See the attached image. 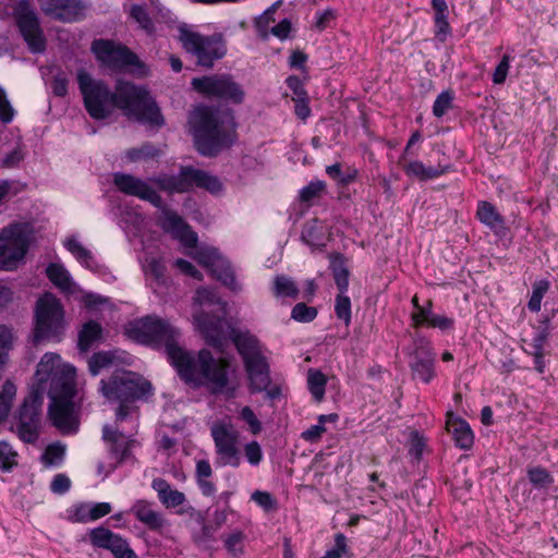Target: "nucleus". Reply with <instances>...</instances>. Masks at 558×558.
<instances>
[{"label": "nucleus", "mask_w": 558, "mask_h": 558, "mask_svg": "<svg viewBox=\"0 0 558 558\" xmlns=\"http://www.w3.org/2000/svg\"><path fill=\"white\" fill-rule=\"evenodd\" d=\"M77 84L84 107L94 120L108 119L119 108L135 120L161 126L165 121L148 90L130 82H120L116 92L101 80H95L85 70L77 71Z\"/></svg>", "instance_id": "nucleus-1"}, {"label": "nucleus", "mask_w": 558, "mask_h": 558, "mask_svg": "<svg viewBox=\"0 0 558 558\" xmlns=\"http://www.w3.org/2000/svg\"><path fill=\"white\" fill-rule=\"evenodd\" d=\"M170 364L181 380L193 388L204 387L211 395L228 398L235 395L236 388L229 378V363L216 360L207 349L199 350L196 355L183 348L172 349Z\"/></svg>", "instance_id": "nucleus-2"}, {"label": "nucleus", "mask_w": 558, "mask_h": 558, "mask_svg": "<svg viewBox=\"0 0 558 558\" xmlns=\"http://www.w3.org/2000/svg\"><path fill=\"white\" fill-rule=\"evenodd\" d=\"M190 123L195 147L202 156L216 157L238 140V124L231 109L201 107L194 111Z\"/></svg>", "instance_id": "nucleus-3"}, {"label": "nucleus", "mask_w": 558, "mask_h": 558, "mask_svg": "<svg viewBox=\"0 0 558 558\" xmlns=\"http://www.w3.org/2000/svg\"><path fill=\"white\" fill-rule=\"evenodd\" d=\"M230 338L241 356L250 393L265 392L268 400L279 399L281 387L271 383L270 364L259 339L247 330L236 329L231 330Z\"/></svg>", "instance_id": "nucleus-4"}, {"label": "nucleus", "mask_w": 558, "mask_h": 558, "mask_svg": "<svg viewBox=\"0 0 558 558\" xmlns=\"http://www.w3.org/2000/svg\"><path fill=\"white\" fill-rule=\"evenodd\" d=\"M76 388L73 376L54 374L50 378L48 396L50 403L48 416L51 424L62 434H75L78 429V420L73 399Z\"/></svg>", "instance_id": "nucleus-5"}, {"label": "nucleus", "mask_w": 558, "mask_h": 558, "mask_svg": "<svg viewBox=\"0 0 558 558\" xmlns=\"http://www.w3.org/2000/svg\"><path fill=\"white\" fill-rule=\"evenodd\" d=\"M99 391L109 402H135L147 400L153 396L154 388L141 374L119 369L100 380Z\"/></svg>", "instance_id": "nucleus-6"}, {"label": "nucleus", "mask_w": 558, "mask_h": 558, "mask_svg": "<svg viewBox=\"0 0 558 558\" xmlns=\"http://www.w3.org/2000/svg\"><path fill=\"white\" fill-rule=\"evenodd\" d=\"M178 38L183 49L194 56L196 63L203 68H213L215 62L227 53L226 40L220 33L205 36L185 23L178 26Z\"/></svg>", "instance_id": "nucleus-7"}, {"label": "nucleus", "mask_w": 558, "mask_h": 558, "mask_svg": "<svg viewBox=\"0 0 558 558\" xmlns=\"http://www.w3.org/2000/svg\"><path fill=\"white\" fill-rule=\"evenodd\" d=\"M149 181L169 194L187 193L194 187L206 190L211 194H218L223 187L218 177L192 166H182L178 174L160 173L150 178Z\"/></svg>", "instance_id": "nucleus-8"}, {"label": "nucleus", "mask_w": 558, "mask_h": 558, "mask_svg": "<svg viewBox=\"0 0 558 558\" xmlns=\"http://www.w3.org/2000/svg\"><path fill=\"white\" fill-rule=\"evenodd\" d=\"M129 332L141 343L154 348L165 347L169 362L172 349H182L179 345L180 331L168 320L157 316L147 315L130 325Z\"/></svg>", "instance_id": "nucleus-9"}, {"label": "nucleus", "mask_w": 558, "mask_h": 558, "mask_svg": "<svg viewBox=\"0 0 558 558\" xmlns=\"http://www.w3.org/2000/svg\"><path fill=\"white\" fill-rule=\"evenodd\" d=\"M35 327L33 340L39 343L44 340L60 341L64 331V310L59 299L52 293L41 295L35 305Z\"/></svg>", "instance_id": "nucleus-10"}, {"label": "nucleus", "mask_w": 558, "mask_h": 558, "mask_svg": "<svg viewBox=\"0 0 558 558\" xmlns=\"http://www.w3.org/2000/svg\"><path fill=\"white\" fill-rule=\"evenodd\" d=\"M44 396V387H33L13 414L12 429L25 444H34L39 437Z\"/></svg>", "instance_id": "nucleus-11"}, {"label": "nucleus", "mask_w": 558, "mask_h": 558, "mask_svg": "<svg viewBox=\"0 0 558 558\" xmlns=\"http://www.w3.org/2000/svg\"><path fill=\"white\" fill-rule=\"evenodd\" d=\"M191 85L196 93L205 97L221 99L233 105L242 104L245 98L243 87L230 74L194 77Z\"/></svg>", "instance_id": "nucleus-12"}, {"label": "nucleus", "mask_w": 558, "mask_h": 558, "mask_svg": "<svg viewBox=\"0 0 558 558\" xmlns=\"http://www.w3.org/2000/svg\"><path fill=\"white\" fill-rule=\"evenodd\" d=\"M29 247V235L22 223H13L0 232V270H13L25 257Z\"/></svg>", "instance_id": "nucleus-13"}, {"label": "nucleus", "mask_w": 558, "mask_h": 558, "mask_svg": "<svg viewBox=\"0 0 558 558\" xmlns=\"http://www.w3.org/2000/svg\"><path fill=\"white\" fill-rule=\"evenodd\" d=\"M194 259L231 292L239 293L243 290V286L236 279L231 263L220 254L218 248L201 246L196 248Z\"/></svg>", "instance_id": "nucleus-14"}, {"label": "nucleus", "mask_w": 558, "mask_h": 558, "mask_svg": "<svg viewBox=\"0 0 558 558\" xmlns=\"http://www.w3.org/2000/svg\"><path fill=\"white\" fill-rule=\"evenodd\" d=\"M409 357V367L414 380L428 385L436 378V352L425 336L414 335L413 349Z\"/></svg>", "instance_id": "nucleus-15"}, {"label": "nucleus", "mask_w": 558, "mask_h": 558, "mask_svg": "<svg viewBox=\"0 0 558 558\" xmlns=\"http://www.w3.org/2000/svg\"><path fill=\"white\" fill-rule=\"evenodd\" d=\"M14 20L21 36L32 53H43L46 50V38L40 28L37 13L26 0L20 1L14 8Z\"/></svg>", "instance_id": "nucleus-16"}, {"label": "nucleus", "mask_w": 558, "mask_h": 558, "mask_svg": "<svg viewBox=\"0 0 558 558\" xmlns=\"http://www.w3.org/2000/svg\"><path fill=\"white\" fill-rule=\"evenodd\" d=\"M92 51L99 62L112 70H122L140 64L138 57L128 47L116 45L112 40L95 39Z\"/></svg>", "instance_id": "nucleus-17"}, {"label": "nucleus", "mask_w": 558, "mask_h": 558, "mask_svg": "<svg viewBox=\"0 0 558 558\" xmlns=\"http://www.w3.org/2000/svg\"><path fill=\"white\" fill-rule=\"evenodd\" d=\"M210 434L217 454L215 464L217 466L230 465L238 468L241 463L240 450L236 447L238 434L225 424H215L210 428Z\"/></svg>", "instance_id": "nucleus-18"}, {"label": "nucleus", "mask_w": 558, "mask_h": 558, "mask_svg": "<svg viewBox=\"0 0 558 558\" xmlns=\"http://www.w3.org/2000/svg\"><path fill=\"white\" fill-rule=\"evenodd\" d=\"M102 439L109 444V454L114 459V463L109 465L106 475L111 474L123 462L132 457V449L140 446V442L130 435L128 437L119 428H113L110 425L102 427Z\"/></svg>", "instance_id": "nucleus-19"}, {"label": "nucleus", "mask_w": 558, "mask_h": 558, "mask_svg": "<svg viewBox=\"0 0 558 558\" xmlns=\"http://www.w3.org/2000/svg\"><path fill=\"white\" fill-rule=\"evenodd\" d=\"M87 535L94 548L109 550L114 558H138L126 538L105 526L94 527Z\"/></svg>", "instance_id": "nucleus-20"}, {"label": "nucleus", "mask_w": 558, "mask_h": 558, "mask_svg": "<svg viewBox=\"0 0 558 558\" xmlns=\"http://www.w3.org/2000/svg\"><path fill=\"white\" fill-rule=\"evenodd\" d=\"M112 182L117 190L125 195L138 197L150 203L154 207H160L162 197L144 180L124 172H114Z\"/></svg>", "instance_id": "nucleus-21"}, {"label": "nucleus", "mask_w": 558, "mask_h": 558, "mask_svg": "<svg viewBox=\"0 0 558 558\" xmlns=\"http://www.w3.org/2000/svg\"><path fill=\"white\" fill-rule=\"evenodd\" d=\"M198 328L208 345L223 352L227 344L225 336V318L203 313L196 318Z\"/></svg>", "instance_id": "nucleus-22"}, {"label": "nucleus", "mask_w": 558, "mask_h": 558, "mask_svg": "<svg viewBox=\"0 0 558 558\" xmlns=\"http://www.w3.org/2000/svg\"><path fill=\"white\" fill-rule=\"evenodd\" d=\"M43 11L50 17L61 22H75L83 14L80 0H38Z\"/></svg>", "instance_id": "nucleus-23"}, {"label": "nucleus", "mask_w": 558, "mask_h": 558, "mask_svg": "<svg viewBox=\"0 0 558 558\" xmlns=\"http://www.w3.org/2000/svg\"><path fill=\"white\" fill-rule=\"evenodd\" d=\"M63 245L85 268L89 269L94 274H97L106 281H109L113 278L109 269L105 265L100 264L94 254L84 247L75 236L65 239Z\"/></svg>", "instance_id": "nucleus-24"}, {"label": "nucleus", "mask_w": 558, "mask_h": 558, "mask_svg": "<svg viewBox=\"0 0 558 558\" xmlns=\"http://www.w3.org/2000/svg\"><path fill=\"white\" fill-rule=\"evenodd\" d=\"M161 211V228L165 231L175 232L185 243L186 246H195L197 243V234L192 231L189 225L175 211L171 210L162 199L160 207H156Z\"/></svg>", "instance_id": "nucleus-25"}, {"label": "nucleus", "mask_w": 558, "mask_h": 558, "mask_svg": "<svg viewBox=\"0 0 558 558\" xmlns=\"http://www.w3.org/2000/svg\"><path fill=\"white\" fill-rule=\"evenodd\" d=\"M433 308V301L427 300L424 304H422V307L418 308V312H413L411 314L413 326H426L429 328L439 329L442 332L453 330L456 325L454 319L446 315L435 314Z\"/></svg>", "instance_id": "nucleus-26"}, {"label": "nucleus", "mask_w": 558, "mask_h": 558, "mask_svg": "<svg viewBox=\"0 0 558 558\" xmlns=\"http://www.w3.org/2000/svg\"><path fill=\"white\" fill-rule=\"evenodd\" d=\"M476 218L498 238L506 236L509 231L505 217L490 202L480 201L477 203Z\"/></svg>", "instance_id": "nucleus-27"}, {"label": "nucleus", "mask_w": 558, "mask_h": 558, "mask_svg": "<svg viewBox=\"0 0 558 558\" xmlns=\"http://www.w3.org/2000/svg\"><path fill=\"white\" fill-rule=\"evenodd\" d=\"M153 506L154 504L148 500L137 499L132 505L130 512L150 531H160L167 525V520Z\"/></svg>", "instance_id": "nucleus-28"}, {"label": "nucleus", "mask_w": 558, "mask_h": 558, "mask_svg": "<svg viewBox=\"0 0 558 558\" xmlns=\"http://www.w3.org/2000/svg\"><path fill=\"white\" fill-rule=\"evenodd\" d=\"M447 429L451 434L456 447L462 450L473 447L474 434L465 420L450 414L447 420Z\"/></svg>", "instance_id": "nucleus-29"}, {"label": "nucleus", "mask_w": 558, "mask_h": 558, "mask_svg": "<svg viewBox=\"0 0 558 558\" xmlns=\"http://www.w3.org/2000/svg\"><path fill=\"white\" fill-rule=\"evenodd\" d=\"M450 165L425 166L421 160H411L403 166V171L409 178L420 181L437 179L450 170Z\"/></svg>", "instance_id": "nucleus-30"}, {"label": "nucleus", "mask_w": 558, "mask_h": 558, "mask_svg": "<svg viewBox=\"0 0 558 558\" xmlns=\"http://www.w3.org/2000/svg\"><path fill=\"white\" fill-rule=\"evenodd\" d=\"M151 488L157 493L159 501L166 508H177L186 501L185 495L178 489H173L168 481L162 477L154 478Z\"/></svg>", "instance_id": "nucleus-31"}, {"label": "nucleus", "mask_w": 558, "mask_h": 558, "mask_svg": "<svg viewBox=\"0 0 558 558\" xmlns=\"http://www.w3.org/2000/svg\"><path fill=\"white\" fill-rule=\"evenodd\" d=\"M329 258V269L331 270L335 284L339 292H348L350 270L347 265V257L342 253H331Z\"/></svg>", "instance_id": "nucleus-32"}, {"label": "nucleus", "mask_w": 558, "mask_h": 558, "mask_svg": "<svg viewBox=\"0 0 558 558\" xmlns=\"http://www.w3.org/2000/svg\"><path fill=\"white\" fill-rule=\"evenodd\" d=\"M301 240L313 250L323 251L325 248L324 230L318 219H312L304 225Z\"/></svg>", "instance_id": "nucleus-33"}, {"label": "nucleus", "mask_w": 558, "mask_h": 558, "mask_svg": "<svg viewBox=\"0 0 558 558\" xmlns=\"http://www.w3.org/2000/svg\"><path fill=\"white\" fill-rule=\"evenodd\" d=\"M102 328L99 323L88 320L78 332L77 347L82 352H87L92 345L101 338Z\"/></svg>", "instance_id": "nucleus-34"}, {"label": "nucleus", "mask_w": 558, "mask_h": 558, "mask_svg": "<svg viewBox=\"0 0 558 558\" xmlns=\"http://www.w3.org/2000/svg\"><path fill=\"white\" fill-rule=\"evenodd\" d=\"M46 276L59 290L63 292L71 291L72 279L63 265L59 263H50L46 268Z\"/></svg>", "instance_id": "nucleus-35"}, {"label": "nucleus", "mask_w": 558, "mask_h": 558, "mask_svg": "<svg viewBox=\"0 0 558 558\" xmlns=\"http://www.w3.org/2000/svg\"><path fill=\"white\" fill-rule=\"evenodd\" d=\"M192 517L201 524V530L193 534L195 544L198 546H206L210 542L215 541V534L218 529L213 523H207L205 521L204 513L194 510Z\"/></svg>", "instance_id": "nucleus-36"}, {"label": "nucleus", "mask_w": 558, "mask_h": 558, "mask_svg": "<svg viewBox=\"0 0 558 558\" xmlns=\"http://www.w3.org/2000/svg\"><path fill=\"white\" fill-rule=\"evenodd\" d=\"M327 385L326 375L318 371L311 368L307 374V388L316 402H322L325 397Z\"/></svg>", "instance_id": "nucleus-37"}, {"label": "nucleus", "mask_w": 558, "mask_h": 558, "mask_svg": "<svg viewBox=\"0 0 558 558\" xmlns=\"http://www.w3.org/2000/svg\"><path fill=\"white\" fill-rule=\"evenodd\" d=\"M274 293L278 298L296 299L299 296V288L290 277L277 275L274 279Z\"/></svg>", "instance_id": "nucleus-38"}, {"label": "nucleus", "mask_w": 558, "mask_h": 558, "mask_svg": "<svg viewBox=\"0 0 558 558\" xmlns=\"http://www.w3.org/2000/svg\"><path fill=\"white\" fill-rule=\"evenodd\" d=\"M65 456V447L61 442H53L47 446L40 456V461L45 468L59 466Z\"/></svg>", "instance_id": "nucleus-39"}, {"label": "nucleus", "mask_w": 558, "mask_h": 558, "mask_svg": "<svg viewBox=\"0 0 558 558\" xmlns=\"http://www.w3.org/2000/svg\"><path fill=\"white\" fill-rule=\"evenodd\" d=\"M15 395L16 387L14 383L10 379H7L0 392V423L7 420L9 416Z\"/></svg>", "instance_id": "nucleus-40"}, {"label": "nucleus", "mask_w": 558, "mask_h": 558, "mask_svg": "<svg viewBox=\"0 0 558 558\" xmlns=\"http://www.w3.org/2000/svg\"><path fill=\"white\" fill-rule=\"evenodd\" d=\"M117 356V351H99L93 354L89 360V372L93 376L99 374L100 369L112 365Z\"/></svg>", "instance_id": "nucleus-41"}, {"label": "nucleus", "mask_w": 558, "mask_h": 558, "mask_svg": "<svg viewBox=\"0 0 558 558\" xmlns=\"http://www.w3.org/2000/svg\"><path fill=\"white\" fill-rule=\"evenodd\" d=\"M454 92L452 89L442 90L433 104V114L436 118H442L449 110L453 109Z\"/></svg>", "instance_id": "nucleus-42"}, {"label": "nucleus", "mask_w": 558, "mask_h": 558, "mask_svg": "<svg viewBox=\"0 0 558 558\" xmlns=\"http://www.w3.org/2000/svg\"><path fill=\"white\" fill-rule=\"evenodd\" d=\"M527 478L537 489L547 488L554 483V476L543 466L527 469Z\"/></svg>", "instance_id": "nucleus-43"}, {"label": "nucleus", "mask_w": 558, "mask_h": 558, "mask_svg": "<svg viewBox=\"0 0 558 558\" xmlns=\"http://www.w3.org/2000/svg\"><path fill=\"white\" fill-rule=\"evenodd\" d=\"M348 292H339L335 299V313L339 320L343 322L347 327L352 320L351 300Z\"/></svg>", "instance_id": "nucleus-44"}, {"label": "nucleus", "mask_w": 558, "mask_h": 558, "mask_svg": "<svg viewBox=\"0 0 558 558\" xmlns=\"http://www.w3.org/2000/svg\"><path fill=\"white\" fill-rule=\"evenodd\" d=\"M17 452L4 440H0V470L11 472L17 465Z\"/></svg>", "instance_id": "nucleus-45"}, {"label": "nucleus", "mask_w": 558, "mask_h": 558, "mask_svg": "<svg viewBox=\"0 0 558 558\" xmlns=\"http://www.w3.org/2000/svg\"><path fill=\"white\" fill-rule=\"evenodd\" d=\"M326 173L328 177L332 180H335L340 185H348L355 181L357 177V170L352 169L348 172H343L341 170V165L339 162H336L333 165L326 167Z\"/></svg>", "instance_id": "nucleus-46"}, {"label": "nucleus", "mask_w": 558, "mask_h": 558, "mask_svg": "<svg viewBox=\"0 0 558 558\" xmlns=\"http://www.w3.org/2000/svg\"><path fill=\"white\" fill-rule=\"evenodd\" d=\"M551 332L550 326V317L545 316L539 320V326L537 327L531 342L532 349L544 350L545 343L547 342Z\"/></svg>", "instance_id": "nucleus-47"}, {"label": "nucleus", "mask_w": 558, "mask_h": 558, "mask_svg": "<svg viewBox=\"0 0 558 558\" xmlns=\"http://www.w3.org/2000/svg\"><path fill=\"white\" fill-rule=\"evenodd\" d=\"M245 535L242 531L235 530L223 538V545L227 551L234 558H240L243 554V541Z\"/></svg>", "instance_id": "nucleus-48"}, {"label": "nucleus", "mask_w": 558, "mask_h": 558, "mask_svg": "<svg viewBox=\"0 0 558 558\" xmlns=\"http://www.w3.org/2000/svg\"><path fill=\"white\" fill-rule=\"evenodd\" d=\"M25 187L26 185L19 180L0 179V206L5 199L23 192Z\"/></svg>", "instance_id": "nucleus-49"}, {"label": "nucleus", "mask_w": 558, "mask_h": 558, "mask_svg": "<svg viewBox=\"0 0 558 558\" xmlns=\"http://www.w3.org/2000/svg\"><path fill=\"white\" fill-rule=\"evenodd\" d=\"M279 4L280 1L275 2L255 20V27L260 37L267 38L268 27L270 23L275 22L274 13Z\"/></svg>", "instance_id": "nucleus-50"}, {"label": "nucleus", "mask_w": 558, "mask_h": 558, "mask_svg": "<svg viewBox=\"0 0 558 558\" xmlns=\"http://www.w3.org/2000/svg\"><path fill=\"white\" fill-rule=\"evenodd\" d=\"M318 311L314 306H307L300 302L291 311V318L299 323H311L317 317Z\"/></svg>", "instance_id": "nucleus-51"}, {"label": "nucleus", "mask_w": 558, "mask_h": 558, "mask_svg": "<svg viewBox=\"0 0 558 558\" xmlns=\"http://www.w3.org/2000/svg\"><path fill=\"white\" fill-rule=\"evenodd\" d=\"M130 15L143 29L147 32L154 29L153 21L144 5L133 4L130 10Z\"/></svg>", "instance_id": "nucleus-52"}, {"label": "nucleus", "mask_w": 558, "mask_h": 558, "mask_svg": "<svg viewBox=\"0 0 558 558\" xmlns=\"http://www.w3.org/2000/svg\"><path fill=\"white\" fill-rule=\"evenodd\" d=\"M15 114L16 111L11 105L5 89L0 85V121L3 124H9L14 120Z\"/></svg>", "instance_id": "nucleus-53"}, {"label": "nucleus", "mask_w": 558, "mask_h": 558, "mask_svg": "<svg viewBox=\"0 0 558 558\" xmlns=\"http://www.w3.org/2000/svg\"><path fill=\"white\" fill-rule=\"evenodd\" d=\"M452 29L448 22V14L446 15H434V35L435 37L445 43L447 38L451 35Z\"/></svg>", "instance_id": "nucleus-54"}, {"label": "nucleus", "mask_w": 558, "mask_h": 558, "mask_svg": "<svg viewBox=\"0 0 558 558\" xmlns=\"http://www.w3.org/2000/svg\"><path fill=\"white\" fill-rule=\"evenodd\" d=\"M349 551L347 544V537L342 533L335 535V545L328 549L325 555L320 558H342Z\"/></svg>", "instance_id": "nucleus-55"}, {"label": "nucleus", "mask_w": 558, "mask_h": 558, "mask_svg": "<svg viewBox=\"0 0 558 558\" xmlns=\"http://www.w3.org/2000/svg\"><path fill=\"white\" fill-rule=\"evenodd\" d=\"M326 187L324 181H312L300 191V199L302 202H311L317 197Z\"/></svg>", "instance_id": "nucleus-56"}, {"label": "nucleus", "mask_w": 558, "mask_h": 558, "mask_svg": "<svg viewBox=\"0 0 558 558\" xmlns=\"http://www.w3.org/2000/svg\"><path fill=\"white\" fill-rule=\"evenodd\" d=\"M425 440L424 438L417 433L414 432L411 436L410 440V447H409V456L416 462H418L422 457L425 449Z\"/></svg>", "instance_id": "nucleus-57"}, {"label": "nucleus", "mask_w": 558, "mask_h": 558, "mask_svg": "<svg viewBox=\"0 0 558 558\" xmlns=\"http://www.w3.org/2000/svg\"><path fill=\"white\" fill-rule=\"evenodd\" d=\"M244 454L248 463L253 466H257L263 460V451L256 440H252L244 446Z\"/></svg>", "instance_id": "nucleus-58"}, {"label": "nucleus", "mask_w": 558, "mask_h": 558, "mask_svg": "<svg viewBox=\"0 0 558 558\" xmlns=\"http://www.w3.org/2000/svg\"><path fill=\"white\" fill-rule=\"evenodd\" d=\"M240 417L248 425L252 434L256 435L260 433L262 423L250 407L242 408Z\"/></svg>", "instance_id": "nucleus-59"}, {"label": "nucleus", "mask_w": 558, "mask_h": 558, "mask_svg": "<svg viewBox=\"0 0 558 558\" xmlns=\"http://www.w3.org/2000/svg\"><path fill=\"white\" fill-rule=\"evenodd\" d=\"M511 60H512V57H510L509 54L506 53L502 56L501 60L499 61V63L497 64L495 71L493 73V82L495 84L505 83L507 75H508Z\"/></svg>", "instance_id": "nucleus-60"}, {"label": "nucleus", "mask_w": 558, "mask_h": 558, "mask_svg": "<svg viewBox=\"0 0 558 558\" xmlns=\"http://www.w3.org/2000/svg\"><path fill=\"white\" fill-rule=\"evenodd\" d=\"M71 488V480L68 475L59 473L53 476L50 483V490L56 495H64Z\"/></svg>", "instance_id": "nucleus-61"}, {"label": "nucleus", "mask_w": 558, "mask_h": 558, "mask_svg": "<svg viewBox=\"0 0 558 558\" xmlns=\"http://www.w3.org/2000/svg\"><path fill=\"white\" fill-rule=\"evenodd\" d=\"M68 84L66 75L63 72L57 73L50 83L52 94L57 97H64L68 94Z\"/></svg>", "instance_id": "nucleus-62"}, {"label": "nucleus", "mask_w": 558, "mask_h": 558, "mask_svg": "<svg viewBox=\"0 0 558 558\" xmlns=\"http://www.w3.org/2000/svg\"><path fill=\"white\" fill-rule=\"evenodd\" d=\"M286 84L289 87V89L292 90V93L294 95V97L292 98L293 100L308 97L307 92L304 87V83L299 76H296V75L288 76L286 78Z\"/></svg>", "instance_id": "nucleus-63"}, {"label": "nucleus", "mask_w": 558, "mask_h": 558, "mask_svg": "<svg viewBox=\"0 0 558 558\" xmlns=\"http://www.w3.org/2000/svg\"><path fill=\"white\" fill-rule=\"evenodd\" d=\"M148 271L156 279L158 283H166V266L165 264L157 258H151L148 262Z\"/></svg>", "instance_id": "nucleus-64"}]
</instances>
